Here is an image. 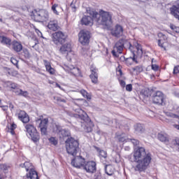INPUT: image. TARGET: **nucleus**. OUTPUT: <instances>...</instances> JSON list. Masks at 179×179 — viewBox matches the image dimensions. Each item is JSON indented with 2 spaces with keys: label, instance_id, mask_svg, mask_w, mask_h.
I'll use <instances>...</instances> for the list:
<instances>
[{
  "label": "nucleus",
  "instance_id": "obj_1",
  "mask_svg": "<svg viewBox=\"0 0 179 179\" xmlns=\"http://www.w3.org/2000/svg\"><path fill=\"white\" fill-rule=\"evenodd\" d=\"M134 159L131 162L137 163L135 170L139 173L145 172L148 170L149 164L152 162V154L145 149L143 147H137L134 149Z\"/></svg>",
  "mask_w": 179,
  "mask_h": 179
},
{
  "label": "nucleus",
  "instance_id": "obj_2",
  "mask_svg": "<svg viewBox=\"0 0 179 179\" xmlns=\"http://www.w3.org/2000/svg\"><path fill=\"white\" fill-rule=\"evenodd\" d=\"M72 117H74V118H77L78 120H81V128H83L84 132H86V134L93 132V127H94V124H93V122H92V120L89 117L87 114H72Z\"/></svg>",
  "mask_w": 179,
  "mask_h": 179
},
{
  "label": "nucleus",
  "instance_id": "obj_3",
  "mask_svg": "<svg viewBox=\"0 0 179 179\" xmlns=\"http://www.w3.org/2000/svg\"><path fill=\"white\" fill-rule=\"evenodd\" d=\"M96 22L102 26H106V27L111 26L113 24V13L100 10Z\"/></svg>",
  "mask_w": 179,
  "mask_h": 179
},
{
  "label": "nucleus",
  "instance_id": "obj_4",
  "mask_svg": "<svg viewBox=\"0 0 179 179\" xmlns=\"http://www.w3.org/2000/svg\"><path fill=\"white\" fill-rule=\"evenodd\" d=\"M65 143L67 153L71 156H76L78 150H79V141L70 137L66 139Z\"/></svg>",
  "mask_w": 179,
  "mask_h": 179
},
{
  "label": "nucleus",
  "instance_id": "obj_5",
  "mask_svg": "<svg viewBox=\"0 0 179 179\" xmlns=\"http://www.w3.org/2000/svg\"><path fill=\"white\" fill-rule=\"evenodd\" d=\"M20 167H24L27 173V178L38 179V173L34 169V166L31 162H25L24 164H20Z\"/></svg>",
  "mask_w": 179,
  "mask_h": 179
},
{
  "label": "nucleus",
  "instance_id": "obj_6",
  "mask_svg": "<svg viewBox=\"0 0 179 179\" xmlns=\"http://www.w3.org/2000/svg\"><path fill=\"white\" fill-rule=\"evenodd\" d=\"M124 47H129V50L130 51H132L134 50V46L128 41V39L126 38H122L120 39L115 44V46L113 47L114 50L118 52V54H122V51L124 50Z\"/></svg>",
  "mask_w": 179,
  "mask_h": 179
},
{
  "label": "nucleus",
  "instance_id": "obj_7",
  "mask_svg": "<svg viewBox=\"0 0 179 179\" xmlns=\"http://www.w3.org/2000/svg\"><path fill=\"white\" fill-rule=\"evenodd\" d=\"M153 104L157 106H166V96L162 91H154L151 96Z\"/></svg>",
  "mask_w": 179,
  "mask_h": 179
},
{
  "label": "nucleus",
  "instance_id": "obj_8",
  "mask_svg": "<svg viewBox=\"0 0 179 179\" xmlns=\"http://www.w3.org/2000/svg\"><path fill=\"white\" fill-rule=\"evenodd\" d=\"M25 129H27V132H28L34 143L40 142V133L37 131V129H36L33 124H27L25 126Z\"/></svg>",
  "mask_w": 179,
  "mask_h": 179
},
{
  "label": "nucleus",
  "instance_id": "obj_9",
  "mask_svg": "<svg viewBox=\"0 0 179 179\" xmlns=\"http://www.w3.org/2000/svg\"><path fill=\"white\" fill-rule=\"evenodd\" d=\"M78 38V41H80L82 45H89V43H90L92 34L86 29H83L79 32Z\"/></svg>",
  "mask_w": 179,
  "mask_h": 179
},
{
  "label": "nucleus",
  "instance_id": "obj_10",
  "mask_svg": "<svg viewBox=\"0 0 179 179\" xmlns=\"http://www.w3.org/2000/svg\"><path fill=\"white\" fill-rule=\"evenodd\" d=\"M48 11H47L46 10H35V13H34V19L36 22H47V20H48Z\"/></svg>",
  "mask_w": 179,
  "mask_h": 179
},
{
  "label": "nucleus",
  "instance_id": "obj_11",
  "mask_svg": "<svg viewBox=\"0 0 179 179\" xmlns=\"http://www.w3.org/2000/svg\"><path fill=\"white\" fill-rule=\"evenodd\" d=\"M54 134H57L60 139H64V138H69L71 136V132L66 129H62V127L59 124H55L53 127Z\"/></svg>",
  "mask_w": 179,
  "mask_h": 179
},
{
  "label": "nucleus",
  "instance_id": "obj_12",
  "mask_svg": "<svg viewBox=\"0 0 179 179\" xmlns=\"http://www.w3.org/2000/svg\"><path fill=\"white\" fill-rule=\"evenodd\" d=\"M52 36V41L57 45H58V44H64V43H66V35L61 31L53 33Z\"/></svg>",
  "mask_w": 179,
  "mask_h": 179
},
{
  "label": "nucleus",
  "instance_id": "obj_13",
  "mask_svg": "<svg viewBox=\"0 0 179 179\" xmlns=\"http://www.w3.org/2000/svg\"><path fill=\"white\" fill-rule=\"evenodd\" d=\"M131 52L133 54V57H130L128 58H125L124 56H122L120 57V61H122V62H125L127 66H131V65H132L134 62H135L136 64H138V59L135 57L136 55H135V52L134 51V49H131Z\"/></svg>",
  "mask_w": 179,
  "mask_h": 179
},
{
  "label": "nucleus",
  "instance_id": "obj_14",
  "mask_svg": "<svg viewBox=\"0 0 179 179\" xmlns=\"http://www.w3.org/2000/svg\"><path fill=\"white\" fill-rule=\"evenodd\" d=\"M85 158L80 156H74V158L71 160V164L76 169H80L85 166Z\"/></svg>",
  "mask_w": 179,
  "mask_h": 179
},
{
  "label": "nucleus",
  "instance_id": "obj_15",
  "mask_svg": "<svg viewBox=\"0 0 179 179\" xmlns=\"http://www.w3.org/2000/svg\"><path fill=\"white\" fill-rule=\"evenodd\" d=\"M61 47L59 49V53L62 55H68L69 52H71L72 51V45H71V43L66 42L61 44Z\"/></svg>",
  "mask_w": 179,
  "mask_h": 179
},
{
  "label": "nucleus",
  "instance_id": "obj_16",
  "mask_svg": "<svg viewBox=\"0 0 179 179\" xmlns=\"http://www.w3.org/2000/svg\"><path fill=\"white\" fill-rule=\"evenodd\" d=\"M90 71L92 73L90 75V78L92 83H94V85H96V83L99 82V74H97V72H99V69L92 65L90 66Z\"/></svg>",
  "mask_w": 179,
  "mask_h": 179
},
{
  "label": "nucleus",
  "instance_id": "obj_17",
  "mask_svg": "<svg viewBox=\"0 0 179 179\" xmlns=\"http://www.w3.org/2000/svg\"><path fill=\"white\" fill-rule=\"evenodd\" d=\"M96 162H94V161H90L84 164L83 169L87 171V173H93L96 170Z\"/></svg>",
  "mask_w": 179,
  "mask_h": 179
},
{
  "label": "nucleus",
  "instance_id": "obj_18",
  "mask_svg": "<svg viewBox=\"0 0 179 179\" xmlns=\"http://www.w3.org/2000/svg\"><path fill=\"white\" fill-rule=\"evenodd\" d=\"M124 33V28L120 24H116L114 29L111 30V34L113 37H121Z\"/></svg>",
  "mask_w": 179,
  "mask_h": 179
},
{
  "label": "nucleus",
  "instance_id": "obj_19",
  "mask_svg": "<svg viewBox=\"0 0 179 179\" xmlns=\"http://www.w3.org/2000/svg\"><path fill=\"white\" fill-rule=\"evenodd\" d=\"M158 37L159 40H158V45L160 48H162L164 51H166L167 49L166 46H164V43H167V36L162 32L158 34Z\"/></svg>",
  "mask_w": 179,
  "mask_h": 179
},
{
  "label": "nucleus",
  "instance_id": "obj_20",
  "mask_svg": "<svg viewBox=\"0 0 179 179\" xmlns=\"http://www.w3.org/2000/svg\"><path fill=\"white\" fill-rule=\"evenodd\" d=\"M18 120L23 124H27L30 122V117L24 110H20L17 113Z\"/></svg>",
  "mask_w": 179,
  "mask_h": 179
},
{
  "label": "nucleus",
  "instance_id": "obj_21",
  "mask_svg": "<svg viewBox=\"0 0 179 179\" xmlns=\"http://www.w3.org/2000/svg\"><path fill=\"white\" fill-rule=\"evenodd\" d=\"M171 13L179 20V0L176 1V5H173L171 8Z\"/></svg>",
  "mask_w": 179,
  "mask_h": 179
},
{
  "label": "nucleus",
  "instance_id": "obj_22",
  "mask_svg": "<svg viewBox=\"0 0 179 179\" xmlns=\"http://www.w3.org/2000/svg\"><path fill=\"white\" fill-rule=\"evenodd\" d=\"M87 13H88V15H90L89 16L92 17V20H94L97 22L100 13H98L93 8H87Z\"/></svg>",
  "mask_w": 179,
  "mask_h": 179
},
{
  "label": "nucleus",
  "instance_id": "obj_23",
  "mask_svg": "<svg viewBox=\"0 0 179 179\" xmlns=\"http://www.w3.org/2000/svg\"><path fill=\"white\" fill-rule=\"evenodd\" d=\"M155 90H150L149 88H145L140 92L141 96H142L144 99H148V97H152L153 96V93Z\"/></svg>",
  "mask_w": 179,
  "mask_h": 179
},
{
  "label": "nucleus",
  "instance_id": "obj_24",
  "mask_svg": "<svg viewBox=\"0 0 179 179\" xmlns=\"http://www.w3.org/2000/svg\"><path fill=\"white\" fill-rule=\"evenodd\" d=\"M0 43L3 44V45L10 47V45H12V39L8 36L0 35Z\"/></svg>",
  "mask_w": 179,
  "mask_h": 179
},
{
  "label": "nucleus",
  "instance_id": "obj_25",
  "mask_svg": "<svg viewBox=\"0 0 179 179\" xmlns=\"http://www.w3.org/2000/svg\"><path fill=\"white\" fill-rule=\"evenodd\" d=\"M48 29L50 30H52L53 31H57V30H59V26L58 25V21L54 20L52 21H50L48 24Z\"/></svg>",
  "mask_w": 179,
  "mask_h": 179
},
{
  "label": "nucleus",
  "instance_id": "obj_26",
  "mask_svg": "<svg viewBox=\"0 0 179 179\" xmlns=\"http://www.w3.org/2000/svg\"><path fill=\"white\" fill-rule=\"evenodd\" d=\"M81 24L83 26H92L93 24V20H92V17H90L89 15L86 16L85 15L82 19H81Z\"/></svg>",
  "mask_w": 179,
  "mask_h": 179
},
{
  "label": "nucleus",
  "instance_id": "obj_27",
  "mask_svg": "<svg viewBox=\"0 0 179 179\" xmlns=\"http://www.w3.org/2000/svg\"><path fill=\"white\" fill-rule=\"evenodd\" d=\"M11 45H13V50H14L15 52H20V51L23 50V45L22 43L17 41H13Z\"/></svg>",
  "mask_w": 179,
  "mask_h": 179
},
{
  "label": "nucleus",
  "instance_id": "obj_28",
  "mask_svg": "<svg viewBox=\"0 0 179 179\" xmlns=\"http://www.w3.org/2000/svg\"><path fill=\"white\" fill-rule=\"evenodd\" d=\"M103 164L104 165V170H105V173L106 174H107V176H113L114 174V171L113 170V166H111L110 164H107L106 163H103Z\"/></svg>",
  "mask_w": 179,
  "mask_h": 179
},
{
  "label": "nucleus",
  "instance_id": "obj_29",
  "mask_svg": "<svg viewBox=\"0 0 179 179\" xmlns=\"http://www.w3.org/2000/svg\"><path fill=\"white\" fill-rule=\"evenodd\" d=\"M94 149H95V150H96V152H98L99 155V157H101L103 159H107V152L104 151V150H101L100 149V148L94 145L93 146Z\"/></svg>",
  "mask_w": 179,
  "mask_h": 179
},
{
  "label": "nucleus",
  "instance_id": "obj_30",
  "mask_svg": "<svg viewBox=\"0 0 179 179\" xmlns=\"http://www.w3.org/2000/svg\"><path fill=\"white\" fill-rule=\"evenodd\" d=\"M134 129L136 134H143L145 132V126L141 123L134 125Z\"/></svg>",
  "mask_w": 179,
  "mask_h": 179
},
{
  "label": "nucleus",
  "instance_id": "obj_31",
  "mask_svg": "<svg viewBox=\"0 0 179 179\" xmlns=\"http://www.w3.org/2000/svg\"><path fill=\"white\" fill-rule=\"evenodd\" d=\"M44 64L46 68V71L49 72L50 75H54V73H55V70H54V68L51 66L50 62H48L47 60H44Z\"/></svg>",
  "mask_w": 179,
  "mask_h": 179
},
{
  "label": "nucleus",
  "instance_id": "obj_32",
  "mask_svg": "<svg viewBox=\"0 0 179 179\" xmlns=\"http://www.w3.org/2000/svg\"><path fill=\"white\" fill-rule=\"evenodd\" d=\"M157 139L160 141V142H169V137H167V135L164 133H159Z\"/></svg>",
  "mask_w": 179,
  "mask_h": 179
},
{
  "label": "nucleus",
  "instance_id": "obj_33",
  "mask_svg": "<svg viewBox=\"0 0 179 179\" xmlns=\"http://www.w3.org/2000/svg\"><path fill=\"white\" fill-rule=\"evenodd\" d=\"M38 121H41L39 124V127L48 128V118L42 119L40 118Z\"/></svg>",
  "mask_w": 179,
  "mask_h": 179
},
{
  "label": "nucleus",
  "instance_id": "obj_34",
  "mask_svg": "<svg viewBox=\"0 0 179 179\" xmlns=\"http://www.w3.org/2000/svg\"><path fill=\"white\" fill-rule=\"evenodd\" d=\"M4 85H6L7 87H10V89H13V90L17 89V84L12 81H9V80L5 81Z\"/></svg>",
  "mask_w": 179,
  "mask_h": 179
},
{
  "label": "nucleus",
  "instance_id": "obj_35",
  "mask_svg": "<svg viewBox=\"0 0 179 179\" xmlns=\"http://www.w3.org/2000/svg\"><path fill=\"white\" fill-rule=\"evenodd\" d=\"M10 168V166L6 164H0V170L3 171V173H7Z\"/></svg>",
  "mask_w": 179,
  "mask_h": 179
},
{
  "label": "nucleus",
  "instance_id": "obj_36",
  "mask_svg": "<svg viewBox=\"0 0 179 179\" xmlns=\"http://www.w3.org/2000/svg\"><path fill=\"white\" fill-rule=\"evenodd\" d=\"M136 49L137 50V54L140 56L142 57L143 55V50H142V45L139 43H136V45L135 46Z\"/></svg>",
  "mask_w": 179,
  "mask_h": 179
},
{
  "label": "nucleus",
  "instance_id": "obj_37",
  "mask_svg": "<svg viewBox=\"0 0 179 179\" xmlns=\"http://www.w3.org/2000/svg\"><path fill=\"white\" fill-rule=\"evenodd\" d=\"M80 94L85 97V99H87V100H90L92 99L90 97V95H89V93L85 90H81L80 91Z\"/></svg>",
  "mask_w": 179,
  "mask_h": 179
},
{
  "label": "nucleus",
  "instance_id": "obj_38",
  "mask_svg": "<svg viewBox=\"0 0 179 179\" xmlns=\"http://www.w3.org/2000/svg\"><path fill=\"white\" fill-rule=\"evenodd\" d=\"M131 71L132 72H136V73H141L143 71V68H142V66H136L131 68Z\"/></svg>",
  "mask_w": 179,
  "mask_h": 179
},
{
  "label": "nucleus",
  "instance_id": "obj_39",
  "mask_svg": "<svg viewBox=\"0 0 179 179\" xmlns=\"http://www.w3.org/2000/svg\"><path fill=\"white\" fill-rule=\"evenodd\" d=\"M48 141L50 143H51V145H54V146H57L58 145V141L55 138V137H50Z\"/></svg>",
  "mask_w": 179,
  "mask_h": 179
},
{
  "label": "nucleus",
  "instance_id": "obj_40",
  "mask_svg": "<svg viewBox=\"0 0 179 179\" xmlns=\"http://www.w3.org/2000/svg\"><path fill=\"white\" fill-rule=\"evenodd\" d=\"M22 54L27 59H29L30 58V52H29V50L24 48L22 50Z\"/></svg>",
  "mask_w": 179,
  "mask_h": 179
},
{
  "label": "nucleus",
  "instance_id": "obj_41",
  "mask_svg": "<svg viewBox=\"0 0 179 179\" xmlns=\"http://www.w3.org/2000/svg\"><path fill=\"white\" fill-rule=\"evenodd\" d=\"M17 96H22L23 97H27L29 96V92L27 91H23L20 90V92L17 94Z\"/></svg>",
  "mask_w": 179,
  "mask_h": 179
},
{
  "label": "nucleus",
  "instance_id": "obj_42",
  "mask_svg": "<svg viewBox=\"0 0 179 179\" xmlns=\"http://www.w3.org/2000/svg\"><path fill=\"white\" fill-rule=\"evenodd\" d=\"M54 100L57 101V103H66V100L61 96H54Z\"/></svg>",
  "mask_w": 179,
  "mask_h": 179
},
{
  "label": "nucleus",
  "instance_id": "obj_43",
  "mask_svg": "<svg viewBox=\"0 0 179 179\" xmlns=\"http://www.w3.org/2000/svg\"><path fill=\"white\" fill-rule=\"evenodd\" d=\"M117 139L119 141V142H127V136H125L124 134H122L120 136H117Z\"/></svg>",
  "mask_w": 179,
  "mask_h": 179
},
{
  "label": "nucleus",
  "instance_id": "obj_44",
  "mask_svg": "<svg viewBox=\"0 0 179 179\" xmlns=\"http://www.w3.org/2000/svg\"><path fill=\"white\" fill-rule=\"evenodd\" d=\"M153 61H155V59H152V63H153ZM159 65L157 64H151V69H152V71H155V72H157V71H159Z\"/></svg>",
  "mask_w": 179,
  "mask_h": 179
},
{
  "label": "nucleus",
  "instance_id": "obj_45",
  "mask_svg": "<svg viewBox=\"0 0 179 179\" xmlns=\"http://www.w3.org/2000/svg\"><path fill=\"white\" fill-rule=\"evenodd\" d=\"M41 129V134L43 136H47L48 135V133L47 132V128L48 127H39Z\"/></svg>",
  "mask_w": 179,
  "mask_h": 179
},
{
  "label": "nucleus",
  "instance_id": "obj_46",
  "mask_svg": "<svg viewBox=\"0 0 179 179\" xmlns=\"http://www.w3.org/2000/svg\"><path fill=\"white\" fill-rule=\"evenodd\" d=\"M10 62L13 63L15 65V66H16V68H19V61H17V59L11 57Z\"/></svg>",
  "mask_w": 179,
  "mask_h": 179
},
{
  "label": "nucleus",
  "instance_id": "obj_47",
  "mask_svg": "<svg viewBox=\"0 0 179 179\" xmlns=\"http://www.w3.org/2000/svg\"><path fill=\"white\" fill-rule=\"evenodd\" d=\"M170 28L171 29V30H173V31H175V33L179 34V27H177L174 24H171Z\"/></svg>",
  "mask_w": 179,
  "mask_h": 179
},
{
  "label": "nucleus",
  "instance_id": "obj_48",
  "mask_svg": "<svg viewBox=\"0 0 179 179\" xmlns=\"http://www.w3.org/2000/svg\"><path fill=\"white\" fill-rule=\"evenodd\" d=\"M129 141L133 143L134 146H138L139 145L138 140L134 139V138H130Z\"/></svg>",
  "mask_w": 179,
  "mask_h": 179
},
{
  "label": "nucleus",
  "instance_id": "obj_49",
  "mask_svg": "<svg viewBox=\"0 0 179 179\" xmlns=\"http://www.w3.org/2000/svg\"><path fill=\"white\" fill-rule=\"evenodd\" d=\"M179 73V65L176 66L173 69V75H177Z\"/></svg>",
  "mask_w": 179,
  "mask_h": 179
},
{
  "label": "nucleus",
  "instance_id": "obj_50",
  "mask_svg": "<svg viewBox=\"0 0 179 179\" xmlns=\"http://www.w3.org/2000/svg\"><path fill=\"white\" fill-rule=\"evenodd\" d=\"M127 92H132V84H128L126 85Z\"/></svg>",
  "mask_w": 179,
  "mask_h": 179
},
{
  "label": "nucleus",
  "instance_id": "obj_51",
  "mask_svg": "<svg viewBox=\"0 0 179 179\" xmlns=\"http://www.w3.org/2000/svg\"><path fill=\"white\" fill-rule=\"evenodd\" d=\"M57 6H58V5L55 4L52 6V10L55 13V15H58V11L57 10Z\"/></svg>",
  "mask_w": 179,
  "mask_h": 179
},
{
  "label": "nucleus",
  "instance_id": "obj_52",
  "mask_svg": "<svg viewBox=\"0 0 179 179\" xmlns=\"http://www.w3.org/2000/svg\"><path fill=\"white\" fill-rule=\"evenodd\" d=\"M94 179H101V173L96 172L94 175Z\"/></svg>",
  "mask_w": 179,
  "mask_h": 179
},
{
  "label": "nucleus",
  "instance_id": "obj_53",
  "mask_svg": "<svg viewBox=\"0 0 179 179\" xmlns=\"http://www.w3.org/2000/svg\"><path fill=\"white\" fill-rule=\"evenodd\" d=\"M35 31L36 34H38V37H41L42 38H44V37L43 36V33H41V31H40L38 29H35Z\"/></svg>",
  "mask_w": 179,
  "mask_h": 179
},
{
  "label": "nucleus",
  "instance_id": "obj_54",
  "mask_svg": "<svg viewBox=\"0 0 179 179\" xmlns=\"http://www.w3.org/2000/svg\"><path fill=\"white\" fill-rule=\"evenodd\" d=\"M37 44H38V41L35 40L33 41V42H31V46L32 47V48H34L35 45H37Z\"/></svg>",
  "mask_w": 179,
  "mask_h": 179
},
{
  "label": "nucleus",
  "instance_id": "obj_55",
  "mask_svg": "<svg viewBox=\"0 0 179 179\" xmlns=\"http://www.w3.org/2000/svg\"><path fill=\"white\" fill-rule=\"evenodd\" d=\"M119 81H120V85L121 87H123V88L125 87L126 83L124 81V80H119Z\"/></svg>",
  "mask_w": 179,
  "mask_h": 179
},
{
  "label": "nucleus",
  "instance_id": "obj_56",
  "mask_svg": "<svg viewBox=\"0 0 179 179\" xmlns=\"http://www.w3.org/2000/svg\"><path fill=\"white\" fill-rule=\"evenodd\" d=\"M16 124L15 123H13L10 124V128H8V129H16Z\"/></svg>",
  "mask_w": 179,
  "mask_h": 179
},
{
  "label": "nucleus",
  "instance_id": "obj_57",
  "mask_svg": "<svg viewBox=\"0 0 179 179\" xmlns=\"http://www.w3.org/2000/svg\"><path fill=\"white\" fill-rule=\"evenodd\" d=\"M71 8H72L73 12H76V6L73 3L71 4Z\"/></svg>",
  "mask_w": 179,
  "mask_h": 179
},
{
  "label": "nucleus",
  "instance_id": "obj_58",
  "mask_svg": "<svg viewBox=\"0 0 179 179\" xmlns=\"http://www.w3.org/2000/svg\"><path fill=\"white\" fill-rule=\"evenodd\" d=\"M0 107H1V108H2V110H3V111H8V106H1V105H0Z\"/></svg>",
  "mask_w": 179,
  "mask_h": 179
},
{
  "label": "nucleus",
  "instance_id": "obj_59",
  "mask_svg": "<svg viewBox=\"0 0 179 179\" xmlns=\"http://www.w3.org/2000/svg\"><path fill=\"white\" fill-rule=\"evenodd\" d=\"M112 55L113 57H117V50H115V49H114V48L112 50Z\"/></svg>",
  "mask_w": 179,
  "mask_h": 179
},
{
  "label": "nucleus",
  "instance_id": "obj_60",
  "mask_svg": "<svg viewBox=\"0 0 179 179\" xmlns=\"http://www.w3.org/2000/svg\"><path fill=\"white\" fill-rule=\"evenodd\" d=\"M8 132H10L11 135H15V129H8Z\"/></svg>",
  "mask_w": 179,
  "mask_h": 179
},
{
  "label": "nucleus",
  "instance_id": "obj_61",
  "mask_svg": "<svg viewBox=\"0 0 179 179\" xmlns=\"http://www.w3.org/2000/svg\"><path fill=\"white\" fill-rule=\"evenodd\" d=\"M9 108H10V110H13V108H15V106H13V104L12 103H10L8 104Z\"/></svg>",
  "mask_w": 179,
  "mask_h": 179
},
{
  "label": "nucleus",
  "instance_id": "obj_62",
  "mask_svg": "<svg viewBox=\"0 0 179 179\" xmlns=\"http://www.w3.org/2000/svg\"><path fill=\"white\" fill-rule=\"evenodd\" d=\"M56 87H59V89L62 90V87H61V85L59 84H58V83H56Z\"/></svg>",
  "mask_w": 179,
  "mask_h": 179
},
{
  "label": "nucleus",
  "instance_id": "obj_63",
  "mask_svg": "<svg viewBox=\"0 0 179 179\" xmlns=\"http://www.w3.org/2000/svg\"><path fill=\"white\" fill-rule=\"evenodd\" d=\"M118 72H119V75H120V76H122V70L119 69Z\"/></svg>",
  "mask_w": 179,
  "mask_h": 179
},
{
  "label": "nucleus",
  "instance_id": "obj_64",
  "mask_svg": "<svg viewBox=\"0 0 179 179\" xmlns=\"http://www.w3.org/2000/svg\"><path fill=\"white\" fill-rule=\"evenodd\" d=\"M175 128L179 131V124H175Z\"/></svg>",
  "mask_w": 179,
  "mask_h": 179
}]
</instances>
